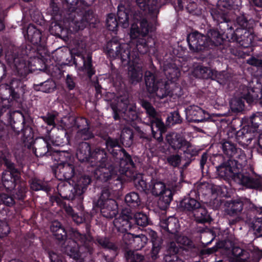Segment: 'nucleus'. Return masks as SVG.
Here are the masks:
<instances>
[{"instance_id":"obj_34","label":"nucleus","mask_w":262,"mask_h":262,"mask_svg":"<svg viewBox=\"0 0 262 262\" xmlns=\"http://www.w3.org/2000/svg\"><path fill=\"white\" fill-rule=\"evenodd\" d=\"M49 31L51 34L62 38L67 36L68 30L61 23L55 21L51 23Z\"/></svg>"},{"instance_id":"obj_20","label":"nucleus","mask_w":262,"mask_h":262,"mask_svg":"<svg viewBox=\"0 0 262 262\" xmlns=\"http://www.w3.org/2000/svg\"><path fill=\"white\" fill-rule=\"evenodd\" d=\"M148 191L155 195H162L163 200L169 204L172 200V193L168 189L165 188L164 183L157 180H152L149 185Z\"/></svg>"},{"instance_id":"obj_38","label":"nucleus","mask_w":262,"mask_h":262,"mask_svg":"<svg viewBox=\"0 0 262 262\" xmlns=\"http://www.w3.org/2000/svg\"><path fill=\"white\" fill-rule=\"evenodd\" d=\"M132 179L134 181L136 187L141 190H148L149 186H148L145 181L143 179V176L141 173H133Z\"/></svg>"},{"instance_id":"obj_23","label":"nucleus","mask_w":262,"mask_h":262,"mask_svg":"<svg viewBox=\"0 0 262 262\" xmlns=\"http://www.w3.org/2000/svg\"><path fill=\"white\" fill-rule=\"evenodd\" d=\"M132 219L131 213L128 210H123L121 214L114 220V226L119 232H126L131 228L130 220Z\"/></svg>"},{"instance_id":"obj_45","label":"nucleus","mask_w":262,"mask_h":262,"mask_svg":"<svg viewBox=\"0 0 262 262\" xmlns=\"http://www.w3.org/2000/svg\"><path fill=\"white\" fill-rule=\"evenodd\" d=\"M91 183V178L87 176H84L81 177L77 182V184L75 185L77 190L76 191L78 195L81 194L84 189H85L86 186L89 185Z\"/></svg>"},{"instance_id":"obj_46","label":"nucleus","mask_w":262,"mask_h":262,"mask_svg":"<svg viewBox=\"0 0 262 262\" xmlns=\"http://www.w3.org/2000/svg\"><path fill=\"white\" fill-rule=\"evenodd\" d=\"M147 242V238L144 234L135 235L133 247L137 250H140L144 247Z\"/></svg>"},{"instance_id":"obj_10","label":"nucleus","mask_w":262,"mask_h":262,"mask_svg":"<svg viewBox=\"0 0 262 262\" xmlns=\"http://www.w3.org/2000/svg\"><path fill=\"white\" fill-rule=\"evenodd\" d=\"M77 242L86 244V236L77 231H73L71 238L67 239L64 242L63 248L64 252L71 257L81 260L85 257L88 249L84 245L80 246Z\"/></svg>"},{"instance_id":"obj_42","label":"nucleus","mask_w":262,"mask_h":262,"mask_svg":"<svg viewBox=\"0 0 262 262\" xmlns=\"http://www.w3.org/2000/svg\"><path fill=\"white\" fill-rule=\"evenodd\" d=\"M36 146L34 153L37 157H41L46 155L49 150V143L47 140H43L39 143H36Z\"/></svg>"},{"instance_id":"obj_57","label":"nucleus","mask_w":262,"mask_h":262,"mask_svg":"<svg viewBox=\"0 0 262 262\" xmlns=\"http://www.w3.org/2000/svg\"><path fill=\"white\" fill-rule=\"evenodd\" d=\"M253 228L258 236H262V217L255 219L253 224Z\"/></svg>"},{"instance_id":"obj_21","label":"nucleus","mask_w":262,"mask_h":262,"mask_svg":"<svg viewBox=\"0 0 262 262\" xmlns=\"http://www.w3.org/2000/svg\"><path fill=\"white\" fill-rule=\"evenodd\" d=\"M101 150L96 149L92 154L91 152L90 145L86 142H82L78 145L76 151V156L81 162H89L92 164L96 161L95 153Z\"/></svg>"},{"instance_id":"obj_47","label":"nucleus","mask_w":262,"mask_h":262,"mask_svg":"<svg viewBox=\"0 0 262 262\" xmlns=\"http://www.w3.org/2000/svg\"><path fill=\"white\" fill-rule=\"evenodd\" d=\"M136 224L140 226H146L148 224V219L147 215L142 212H137L134 215Z\"/></svg>"},{"instance_id":"obj_30","label":"nucleus","mask_w":262,"mask_h":262,"mask_svg":"<svg viewBox=\"0 0 262 262\" xmlns=\"http://www.w3.org/2000/svg\"><path fill=\"white\" fill-rule=\"evenodd\" d=\"M165 75L166 76L167 80L165 79H159L155 76L156 82L157 81L165 80L170 82H176L181 75L180 69L176 64L171 66V68L169 67L165 70Z\"/></svg>"},{"instance_id":"obj_19","label":"nucleus","mask_w":262,"mask_h":262,"mask_svg":"<svg viewBox=\"0 0 262 262\" xmlns=\"http://www.w3.org/2000/svg\"><path fill=\"white\" fill-rule=\"evenodd\" d=\"M8 170L3 172L2 182L7 192L11 191L15 186V182L19 179V174L17 170L14 168L12 163H7Z\"/></svg>"},{"instance_id":"obj_6","label":"nucleus","mask_w":262,"mask_h":262,"mask_svg":"<svg viewBox=\"0 0 262 262\" xmlns=\"http://www.w3.org/2000/svg\"><path fill=\"white\" fill-rule=\"evenodd\" d=\"M144 80L147 91L156 94L160 99L169 96L173 98H179L183 95V90L179 84L165 80L155 81V75L149 71L145 73Z\"/></svg>"},{"instance_id":"obj_61","label":"nucleus","mask_w":262,"mask_h":262,"mask_svg":"<svg viewBox=\"0 0 262 262\" xmlns=\"http://www.w3.org/2000/svg\"><path fill=\"white\" fill-rule=\"evenodd\" d=\"M153 247L151 251V257L152 259H156L160 249L161 243H157L153 240Z\"/></svg>"},{"instance_id":"obj_59","label":"nucleus","mask_w":262,"mask_h":262,"mask_svg":"<svg viewBox=\"0 0 262 262\" xmlns=\"http://www.w3.org/2000/svg\"><path fill=\"white\" fill-rule=\"evenodd\" d=\"M167 160L168 163L174 167L179 166L181 161V157L179 155H171L168 157Z\"/></svg>"},{"instance_id":"obj_5","label":"nucleus","mask_w":262,"mask_h":262,"mask_svg":"<svg viewBox=\"0 0 262 262\" xmlns=\"http://www.w3.org/2000/svg\"><path fill=\"white\" fill-rule=\"evenodd\" d=\"M254 20L249 18L246 14H240L236 18V28H228L226 37L229 41L237 42L241 46L249 47L253 41Z\"/></svg>"},{"instance_id":"obj_16","label":"nucleus","mask_w":262,"mask_h":262,"mask_svg":"<svg viewBox=\"0 0 262 262\" xmlns=\"http://www.w3.org/2000/svg\"><path fill=\"white\" fill-rule=\"evenodd\" d=\"M81 12L82 16L79 20H74L75 31L82 30L87 27H95L97 19L93 10L91 9L84 10L80 7L78 13Z\"/></svg>"},{"instance_id":"obj_62","label":"nucleus","mask_w":262,"mask_h":262,"mask_svg":"<svg viewBox=\"0 0 262 262\" xmlns=\"http://www.w3.org/2000/svg\"><path fill=\"white\" fill-rule=\"evenodd\" d=\"M247 63L257 68H262V60L254 57L249 58L247 61Z\"/></svg>"},{"instance_id":"obj_43","label":"nucleus","mask_w":262,"mask_h":262,"mask_svg":"<svg viewBox=\"0 0 262 262\" xmlns=\"http://www.w3.org/2000/svg\"><path fill=\"white\" fill-rule=\"evenodd\" d=\"M125 200L129 206L134 207H138L141 203L138 194L134 192L127 194L125 196Z\"/></svg>"},{"instance_id":"obj_18","label":"nucleus","mask_w":262,"mask_h":262,"mask_svg":"<svg viewBox=\"0 0 262 262\" xmlns=\"http://www.w3.org/2000/svg\"><path fill=\"white\" fill-rule=\"evenodd\" d=\"M221 144L223 152L226 156L234 157L241 163L246 161L245 152L241 148H237L235 144L229 141H223Z\"/></svg>"},{"instance_id":"obj_26","label":"nucleus","mask_w":262,"mask_h":262,"mask_svg":"<svg viewBox=\"0 0 262 262\" xmlns=\"http://www.w3.org/2000/svg\"><path fill=\"white\" fill-rule=\"evenodd\" d=\"M241 6V0H219L217 3V9L224 15L229 10H238Z\"/></svg>"},{"instance_id":"obj_51","label":"nucleus","mask_w":262,"mask_h":262,"mask_svg":"<svg viewBox=\"0 0 262 262\" xmlns=\"http://www.w3.org/2000/svg\"><path fill=\"white\" fill-rule=\"evenodd\" d=\"M126 257L128 262H142L143 260V256L132 251L126 252Z\"/></svg>"},{"instance_id":"obj_33","label":"nucleus","mask_w":262,"mask_h":262,"mask_svg":"<svg viewBox=\"0 0 262 262\" xmlns=\"http://www.w3.org/2000/svg\"><path fill=\"white\" fill-rule=\"evenodd\" d=\"M35 91H40L46 93L53 92L56 88L55 82L52 79H48L47 80L39 83L33 85Z\"/></svg>"},{"instance_id":"obj_55","label":"nucleus","mask_w":262,"mask_h":262,"mask_svg":"<svg viewBox=\"0 0 262 262\" xmlns=\"http://www.w3.org/2000/svg\"><path fill=\"white\" fill-rule=\"evenodd\" d=\"M135 235L130 233H125L122 238L123 244L125 248L128 247H133V243L135 238Z\"/></svg>"},{"instance_id":"obj_28","label":"nucleus","mask_w":262,"mask_h":262,"mask_svg":"<svg viewBox=\"0 0 262 262\" xmlns=\"http://www.w3.org/2000/svg\"><path fill=\"white\" fill-rule=\"evenodd\" d=\"M77 56L80 57L83 61V66L80 68L82 71L89 78L91 79L92 76L95 74L96 70L93 64L92 56L91 54H88L86 57L78 54Z\"/></svg>"},{"instance_id":"obj_53","label":"nucleus","mask_w":262,"mask_h":262,"mask_svg":"<svg viewBox=\"0 0 262 262\" xmlns=\"http://www.w3.org/2000/svg\"><path fill=\"white\" fill-rule=\"evenodd\" d=\"M244 202L241 200L233 201L231 204L230 212L232 214H237L242 211L244 206Z\"/></svg>"},{"instance_id":"obj_25","label":"nucleus","mask_w":262,"mask_h":262,"mask_svg":"<svg viewBox=\"0 0 262 262\" xmlns=\"http://www.w3.org/2000/svg\"><path fill=\"white\" fill-rule=\"evenodd\" d=\"M166 140L171 147L174 149H179L183 146H189V143L180 134L176 133H168Z\"/></svg>"},{"instance_id":"obj_64","label":"nucleus","mask_w":262,"mask_h":262,"mask_svg":"<svg viewBox=\"0 0 262 262\" xmlns=\"http://www.w3.org/2000/svg\"><path fill=\"white\" fill-rule=\"evenodd\" d=\"M166 121L168 125H172L181 123L182 119L181 116H168Z\"/></svg>"},{"instance_id":"obj_35","label":"nucleus","mask_w":262,"mask_h":262,"mask_svg":"<svg viewBox=\"0 0 262 262\" xmlns=\"http://www.w3.org/2000/svg\"><path fill=\"white\" fill-rule=\"evenodd\" d=\"M180 205L184 210L191 212L193 214L195 210L200 207L201 204L194 199L186 198L182 200Z\"/></svg>"},{"instance_id":"obj_22","label":"nucleus","mask_w":262,"mask_h":262,"mask_svg":"<svg viewBox=\"0 0 262 262\" xmlns=\"http://www.w3.org/2000/svg\"><path fill=\"white\" fill-rule=\"evenodd\" d=\"M106 145L108 150L110 152H112L114 156L123 155V157L120 159L121 166L123 165L125 166L124 163L133 165V162L130 156L126 152L124 149H119L118 152H115L114 149H113L114 147H119V141L118 140L109 138L106 141Z\"/></svg>"},{"instance_id":"obj_8","label":"nucleus","mask_w":262,"mask_h":262,"mask_svg":"<svg viewBox=\"0 0 262 262\" xmlns=\"http://www.w3.org/2000/svg\"><path fill=\"white\" fill-rule=\"evenodd\" d=\"M133 18L135 23L130 29V37L131 39H137L136 49L139 54L144 55L149 51V46L146 40L140 37L146 36L151 28L147 18H144L141 13H135Z\"/></svg>"},{"instance_id":"obj_54","label":"nucleus","mask_w":262,"mask_h":262,"mask_svg":"<svg viewBox=\"0 0 262 262\" xmlns=\"http://www.w3.org/2000/svg\"><path fill=\"white\" fill-rule=\"evenodd\" d=\"M76 78L72 75L68 74L65 79V84L66 88L71 91L75 89L76 86Z\"/></svg>"},{"instance_id":"obj_50","label":"nucleus","mask_w":262,"mask_h":262,"mask_svg":"<svg viewBox=\"0 0 262 262\" xmlns=\"http://www.w3.org/2000/svg\"><path fill=\"white\" fill-rule=\"evenodd\" d=\"M176 242L179 245L180 247L184 246L190 248L193 246L192 242L187 237L181 235H178L177 234L174 236Z\"/></svg>"},{"instance_id":"obj_36","label":"nucleus","mask_w":262,"mask_h":262,"mask_svg":"<svg viewBox=\"0 0 262 262\" xmlns=\"http://www.w3.org/2000/svg\"><path fill=\"white\" fill-rule=\"evenodd\" d=\"M127 66H129L128 74L132 82L133 83L134 82H139L142 77L141 69L139 67H137L134 66H131L129 64Z\"/></svg>"},{"instance_id":"obj_14","label":"nucleus","mask_w":262,"mask_h":262,"mask_svg":"<svg viewBox=\"0 0 262 262\" xmlns=\"http://www.w3.org/2000/svg\"><path fill=\"white\" fill-rule=\"evenodd\" d=\"M23 84L18 79L12 78L7 82L0 84V97L7 98L12 97L13 99L18 98L23 92Z\"/></svg>"},{"instance_id":"obj_48","label":"nucleus","mask_w":262,"mask_h":262,"mask_svg":"<svg viewBox=\"0 0 262 262\" xmlns=\"http://www.w3.org/2000/svg\"><path fill=\"white\" fill-rule=\"evenodd\" d=\"M68 6V11L71 13H78L80 10V0H64Z\"/></svg>"},{"instance_id":"obj_56","label":"nucleus","mask_w":262,"mask_h":262,"mask_svg":"<svg viewBox=\"0 0 262 262\" xmlns=\"http://www.w3.org/2000/svg\"><path fill=\"white\" fill-rule=\"evenodd\" d=\"M141 104L145 110L147 115H157L155 108L148 101L143 100L141 101Z\"/></svg>"},{"instance_id":"obj_17","label":"nucleus","mask_w":262,"mask_h":262,"mask_svg":"<svg viewBox=\"0 0 262 262\" xmlns=\"http://www.w3.org/2000/svg\"><path fill=\"white\" fill-rule=\"evenodd\" d=\"M25 116H22L23 122H15L12 116H7L8 118V125H9L12 130L18 134L19 130H21L23 137L21 140L23 142L31 141L33 139V132L32 128L30 126H26L22 129V124L25 120Z\"/></svg>"},{"instance_id":"obj_9","label":"nucleus","mask_w":262,"mask_h":262,"mask_svg":"<svg viewBox=\"0 0 262 262\" xmlns=\"http://www.w3.org/2000/svg\"><path fill=\"white\" fill-rule=\"evenodd\" d=\"M227 255L231 262H258L262 257V251L257 247L250 245L247 251L234 246L231 242H226Z\"/></svg>"},{"instance_id":"obj_4","label":"nucleus","mask_w":262,"mask_h":262,"mask_svg":"<svg viewBox=\"0 0 262 262\" xmlns=\"http://www.w3.org/2000/svg\"><path fill=\"white\" fill-rule=\"evenodd\" d=\"M136 2L140 10H135L133 12L129 6H125L121 3L118 6L117 19L123 28H127L129 26V15L132 17L133 23L131 25L135 23L133 16L136 12L141 13L144 18H146L145 15L147 14L152 17H157L159 12L158 0H136Z\"/></svg>"},{"instance_id":"obj_12","label":"nucleus","mask_w":262,"mask_h":262,"mask_svg":"<svg viewBox=\"0 0 262 262\" xmlns=\"http://www.w3.org/2000/svg\"><path fill=\"white\" fill-rule=\"evenodd\" d=\"M258 95L253 89L246 88L242 93L239 98H232L230 101V107L231 112L238 113L242 112L245 108V100L248 103L251 104L257 99Z\"/></svg>"},{"instance_id":"obj_40","label":"nucleus","mask_w":262,"mask_h":262,"mask_svg":"<svg viewBox=\"0 0 262 262\" xmlns=\"http://www.w3.org/2000/svg\"><path fill=\"white\" fill-rule=\"evenodd\" d=\"M255 132H251L249 127H244L237 132V137L244 142H250L255 136Z\"/></svg>"},{"instance_id":"obj_11","label":"nucleus","mask_w":262,"mask_h":262,"mask_svg":"<svg viewBox=\"0 0 262 262\" xmlns=\"http://www.w3.org/2000/svg\"><path fill=\"white\" fill-rule=\"evenodd\" d=\"M105 54L110 58L121 60L122 66L126 67L130 62V49L129 45L120 43L115 38L108 41L104 48Z\"/></svg>"},{"instance_id":"obj_1","label":"nucleus","mask_w":262,"mask_h":262,"mask_svg":"<svg viewBox=\"0 0 262 262\" xmlns=\"http://www.w3.org/2000/svg\"><path fill=\"white\" fill-rule=\"evenodd\" d=\"M36 49L31 46L22 45L20 48L13 52H8L6 54L7 60L10 64H13L15 71L19 77H11L1 84L5 83L12 78L18 79L23 84V92L19 97L16 99H13L11 96L7 98L0 97V101H2V104L0 105V115H3L5 113H7L6 115H14L15 113L20 115H31L29 109L23 105L21 98L27 90L25 79L27 75L32 72L31 60L35 59L37 56Z\"/></svg>"},{"instance_id":"obj_3","label":"nucleus","mask_w":262,"mask_h":262,"mask_svg":"<svg viewBox=\"0 0 262 262\" xmlns=\"http://www.w3.org/2000/svg\"><path fill=\"white\" fill-rule=\"evenodd\" d=\"M242 164L238 160H229L217 167L218 174L226 179H232L247 188L259 189L262 190V178L257 176H250L247 173H240Z\"/></svg>"},{"instance_id":"obj_27","label":"nucleus","mask_w":262,"mask_h":262,"mask_svg":"<svg viewBox=\"0 0 262 262\" xmlns=\"http://www.w3.org/2000/svg\"><path fill=\"white\" fill-rule=\"evenodd\" d=\"M102 215L106 218H113L117 213V205L113 199L107 200L105 203L98 204Z\"/></svg>"},{"instance_id":"obj_15","label":"nucleus","mask_w":262,"mask_h":262,"mask_svg":"<svg viewBox=\"0 0 262 262\" xmlns=\"http://www.w3.org/2000/svg\"><path fill=\"white\" fill-rule=\"evenodd\" d=\"M27 38L31 43H25L24 45L31 46L36 48V53L38 54L39 47H42L45 43L46 38L42 35V32L37 29L35 25L30 24L27 29Z\"/></svg>"},{"instance_id":"obj_52","label":"nucleus","mask_w":262,"mask_h":262,"mask_svg":"<svg viewBox=\"0 0 262 262\" xmlns=\"http://www.w3.org/2000/svg\"><path fill=\"white\" fill-rule=\"evenodd\" d=\"M122 142L125 141L131 143L133 138V133L132 129L129 128H124L120 136Z\"/></svg>"},{"instance_id":"obj_31","label":"nucleus","mask_w":262,"mask_h":262,"mask_svg":"<svg viewBox=\"0 0 262 262\" xmlns=\"http://www.w3.org/2000/svg\"><path fill=\"white\" fill-rule=\"evenodd\" d=\"M58 189L60 195L65 199L73 200L76 195H78L76 192L77 188L76 186L73 187L69 184H60Z\"/></svg>"},{"instance_id":"obj_13","label":"nucleus","mask_w":262,"mask_h":262,"mask_svg":"<svg viewBox=\"0 0 262 262\" xmlns=\"http://www.w3.org/2000/svg\"><path fill=\"white\" fill-rule=\"evenodd\" d=\"M114 115H119V113H122L124 115H138L136 113V106L135 104L129 103V95L127 93H124L123 95H120L111 103Z\"/></svg>"},{"instance_id":"obj_37","label":"nucleus","mask_w":262,"mask_h":262,"mask_svg":"<svg viewBox=\"0 0 262 262\" xmlns=\"http://www.w3.org/2000/svg\"><path fill=\"white\" fill-rule=\"evenodd\" d=\"M50 229L55 237L58 240L63 239L66 236L64 229L61 227V224L58 221L53 222Z\"/></svg>"},{"instance_id":"obj_29","label":"nucleus","mask_w":262,"mask_h":262,"mask_svg":"<svg viewBox=\"0 0 262 262\" xmlns=\"http://www.w3.org/2000/svg\"><path fill=\"white\" fill-rule=\"evenodd\" d=\"M161 227L165 231L175 236L177 234L179 229L178 220L173 217H169L167 219L162 220L160 222Z\"/></svg>"},{"instance_id":"obj_63","label":"nucleus","mask_w":262,"mask_h":262,"mask_svg":"<svg viewBox=\"0 0 262 262\" xmlns=\"http://www.w3.org/2000/svg\"><path fill=\"white\" fill-rule=\"evenodd\" d=\"M10 231V228L7 223L0 220V237L7 235Z\"/></svg>"},{"instance_id":"obj_39","label":"nucleus","mask_w":262,"mask_h":262,"mask_svg":"<svg viewBox=\"0 0 262 262\" xmlns=\"http://www.w3.org/2000/svg\"><path fill=\"white\" fill-rule=\"evenodd\" d=\"M193 215L196 221L199 223L207 222L209 219V215L206 208L201 205L195 210Z\"/></svg>"},{"instance_id":"obj_2","label":"nucleus","mask_w":262,"mask_h":262,"mask_svg":"<svg viewBox=\"0 0 262 262\" xmlns=\"http://www.w3.org/2000/svg\"><path fill=\"white\" fill-rule=\"evenodd\" d=\"M229 41L224 32L217 29L212 28L207 31L206 35L194 31L189 34L187 41L190 50L193 52L208 51L206 54L216 57L222 56L226 52L225 42Z\"/></svg>"},{"instance_id":"obj_60","label":"nucleus","mask_w":262,"mask_h":262,"mask_svg":"<svg viewBox=\"0 0 262 262\" xmlns=\"http://www.w3.org/2000/svg\"><path fill=\"white\" fill-rule=\"evenodd\" d=\"M209 79L216 80L219 82H222L224 81V75L222 72H219L215 70L212 69V73H210Z\"/></svg>"},{"instance_id":"obj_58","label":"nucleus","mask_w":262,"mask_h":262,"mask_svg":"<svg viewBox=\"0 0 262 262\" xmlns=\"http://www.w3.org/2000/svg\"><path fill=\"white\" fill-rule=\"evenodd\" d=\"M0 202L9 206L14 204V199L11 196L6 194H3L0 195Z\"/></svg>"},{"instance_id":"obj_24","label":"nucleus","mask_w":262,"mask_h":262,"mask_svg":"<svg viewBox=\"0 0 262 262\" xmlns=\"http://www.w3.org/2000/svg\"><path fill=\"white\" fill-rule=\"evenodd\" d=\"M150 121V128L154 138L158 142L163 141L162 134L166 132V128L163 122L156 116H148Z\"/></svg>"},{"instance_id":"obj_41","label":"nucleus","mask_w":262,"mask_h":262,"mask_svg":"<svg viewBox=\"0 0 262 262\" xmlns=\"http://www.w3.org/2000/svg\"><path fill=\"white\" fill-rule=\"evenodd\" d=\"M106 26L109 31L113 32H117L118 28L120 25L115 14L110 13L107 15L106 20Z\"/></svg>"},{"instance_id":"obj_7","label":"nucleus","mask_w":262,"mask_h":262,"mask_svg":"<svg viewBox=\"0 0 262 262\" xmlns=\"http://www.w3.org/2000/svg\"><path fill=\"white\" fill-rule=\"evenodd\" d=\"M96 161L92 164V166H97L98 168L95 171L97 178L102 182H106L110 179L116 177L118 175L125 174L130 177V171H128L129 164L124 163L125 166L121 165L120 161V168L115 167L112 165L106 167L105 162L107 160L106 154L104 150H99L95 153ZM129 165H130L129 164Z\"/></svg>"},{"instance_id":"obj_32","label":"nucleus","mask_w":262,"mask_h":262,"mask_svg":"<svg viewBox=\"0 0 262 262\" xmlns=\"http://www.w3.org/2000/svg\"><path fill=\"white\" fill-rule=\"evenodd\" d=\"M192 75L197 78L208 79L212 73V69L199 64L193 67L191 71Z\"/></svg>"},{"instance_id":"obj_44","label":"nucleus","mask_w":262,"mask_h":262,"mask_svg":"<svg viewBox=\"0 0 262 262\" xmlns=\"http://www.w3.org/2000/svg\"><path fill=\"white\" fill-rule=\"evenodd\" d=\"M59 170L65 179H70L74 175V169L72 164L63 162V166Z\"/></svg>"},{"instance_id":"obj_49","label":"nucleus","mask_w":262,"mask_h":262,"mask_svg":"<svg viewBox=\"0 0 262 262\" xmlns=\"http://www.w3.org/2000/svg\"><path fill=\"white\" fill-rule=\"evenodd\" d=\"M187 110L188 112L186 113V115H198V114H201L202 113L204 115H228L227 113L209 114L208 113H206V112L205 111H204L201 107H200L196 105L190 106L189 107V108H188Z\"/></svg>"}]
</instances>
